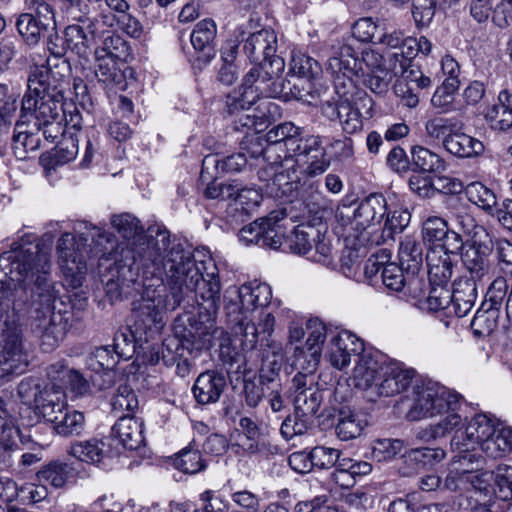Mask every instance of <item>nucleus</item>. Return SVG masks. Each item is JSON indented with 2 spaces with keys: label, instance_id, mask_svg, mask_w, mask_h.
<instances>
[{
  "label": "nucleus",
  "instance_id": "obj_16",
  "mask_svg": "<svg viewBox=\"0 0 512 512\" xmlns=\"http://www.w3.org/2000/svg\"><path fill=\"white\" fill-rule=\"evenodd\" d=\"M415 370L399 362H384L374 397H393L405 391L412 383Z\"/></svg>",
  "mask_w": 512,
  "mask_h": 512
},
{
  "label": "nucleus",
  "instance_id": "obj_21",
  "mask_svg": "<svg viewBox=\"0 0 512 512\" xmlns=\"http://www.w3.org/2000/svg\"><path fill=\"white\" fill-rule=\"evenodd\" d=\"M307 329L309 330V336L306 340L304 349L300 350L296 355V365L305 368L302 360L305 361L309 358L306 369L311 373L316 369L319 363L322 345L327 335V328L321 321L315 319L308 321Z\"/></svg>",
  "mask_w": 512,
  "mask_h": 512
},
{
  "label": "nucleus",
  "instance_id": "obj_46",
  "mask_svg": "<svg viewBox=\"0 0 512 512\" xmlns=\"http://www.w3.org/2000/svg\"><path fill=\"white\" fill-rule=\"evenodd\" d=\"M465 194L468 201L485 213H491L494 206L498 203L494 192L481 182H472L465 188Z\"/></svg>",
  "mask_w": 512,
  "mask_h": 512
},
{
  "label": "nucleus",
  "instance_id": "obj_10",
  "mask_svg": "<svg viewBox=\"0 0 512 512\" xmlns=\"http://www.w3.org/2000/svg\"><path fill=\"white\" fill-rule=\"evenodd\" d=\"M326 70L334 78L336 93L346 96L354 90L353 78L360 76L361 63L352 46L340 44L332 48Z\"/></svg>",
  "mask_w": 512,
  "mask_h": 512
},
{
  "label": "nucleus",
  "instance_id": "obj_31",
  "mask_svg": "<svg viewBox=\"0 0 512 512\" xmlns=\"http://www.w3.org/2000/svg\"><path fill=\"white\" fill-rule=\"evenodd\" d=\"M478 286L472 280H467L464 277H460L454 282L451 292V308L458 317L466 316L474 307Z\"/></svg>",
  "mask_w": 512,
  "mask_h": 512
},
{
  "label": "nucleus",
  "instance_id": "obj_6",
  "mask_svg": "<svg viewBox=\"0 0 512 512\" xmlns=\"http://www.w3.org/2000/svg\"><path fill=\"white\" fill-rule=\"evenodd\" d=\"M28 363L23 325L15 315H8L0 322V371L5 375L21 374Z\"/></svg>",
  "mask_w": 512,
  "mask_h": 512
},
{
  "label": "nucleus",
  "instance_id": "obj_62",
  "mask_svg": "<svg viewBox=\"0 0 512 512\" xmlns=\"http://www.w3.org/2000/svg\"><path fill=\"white\" fill-rule=\"evenodd\" d=\"M312 424V418L297 415L295 411L294 415H289L284 419L280 431L285 439L290 440L295 436L305 434Z\"/></svg>",
  "mask_w": 512,
  "mask_h": 512
},
{
  "label": "nucleus",
  "instance_id": "obj_60",
  "mask_svg": "<svg viewBox=\"0 0 512 512\" xmlns=\"http://www.w3.org/2000/svg\"><path fill=\"white\" fill-rule=\"evenodd\" d=\"M376 43L381 44L391 50L407 51L408 54L413 53V45H415L414 37H406L404 36L403 32L397 30L379 34Z\"/></svg>",
  "mask_w": 512,
  "mask_h": 512
},
{
  "label": "nucleus",
  "instance_id": "obj_50",
  "mask_svg": "<svg viewBox=\"0 0 512 512\" xmlns=\"http://www.w3.org/2000/svg\"><path fill=\"white\" fill-rule=\"evenodd\" d=\"M40 146V138L32 131H19L13 134L12 150L15 157L19 160L30 158V153H35Z\"/></svg>",
  "mask_w": 512,
  "mask_h": 512
},
{
  "label": "nucleus",
  "instance_id": "obj_11",
  "mask_svg": "<svg viewBox=\"0 0 512 512\" xmlns=\"http://www.w3.org/2000/svg\"><path fill=\"white\" fill-rule=\"evenodd\" d=\"M499 424L484 414H478L467 423L464 429L454 432L451 448L458 453L459 460L472 462L474 455L470 454V450H475L476 446L480 447L494 433Z\"/></svg>",
  "mask_w": 512,
  "mask_h": 512
},
{
  "label": "nucleus",
  "instance_id": "obj_27",
  "mask_svg": "<svg viewBox=\"0 0 512 512\" xmlns=\"http://www.w3.org/2000/svg\"><path fill=\"white\" fill-rule=\"evenodd\" d=\"M66 396L64 390L56 385L43 387V392L38 399L34 411L46 421L53 423L66 410Z\"/></svg>",
  "mask_w": 512,
  "mask_h": 512
},
{
  "label": "nucleus",
  "instance_id": "obj_12",
  "mask_svg": "<svg viewBox=\"0 0 512 512\" xmlns=\"http://www.w3.org/2000/svg\"><path fill=\"white\" fill-rule=\"evenodd\" d=\"M24 95L21 105V118L35 119V126L39 130L42 126L60 125L61 113L64 112L62 95L60 93H47L44 95Z\"/></svg>",
  "mask_w": 512,
  "mask_h": 512
},
{
  "label": "nucleus",
  "instance_id": "obj_4",
  "mask_svg": "<svg viewBox=\"0 0 512 512\" xmlns=\"http://www.w3.org/2000/svg\"><path fill=\"white\" fill-rule=\"evenodd\" d=\"M272 289L266 283H249L232 287L224 296L228 314H241L235 321L242 333V344L254 349L258 342L267 341L275 326L273 312L269 311Z\"/></svg>",
  "mask_w": 512,
  "mask_h": 512
},
{
  "label": "nucleus",
  "instance_id": "obj_3",
  "mask_svg": "<svg viewBox=\"0 0 512 512\" xmlns=\"http://www.w3.org/2000/svg\"><path fill=\"white\" fill-rule=\"evenodd\" d=\"M84 225L87 233L84 238H92L95 244V255L100 259L113 261L120 267H128L130 271L142 270L146 280L163 274L167 254L171 245L170 234L165 229H148L147 234L138 218L130 213L113 215L111 225L124 239L116 244L115 236L100 228L79 223V230ZM152 279H150L151 281Z\"/></svg>",
  "mask_w": 512,
  "mask_h": 512
},
{
  "label": "nucleus",
  "instance_id": "obj_40",
  "mask_svg": "<svg viewBox=\"0 0 512 512\" xmlns=\"http://www.w3.org/2000/svg\"><path fill=\"white\" fill-rule=\"evenodd\" d=\"M446 217L452 223V229H457V232L460 234L463 233L470 236L474 233L475 228H477V222L469 212L468 206L458 201L448 206Z\"/></svg>",
  "mask_w": 512,
  "mask_h": 512
},
{
  "label": "nucleus",
  "instance_id": "obj_32",
  "mask_svg": "<svg viewBox=\"0 0 512 512\" xmlns=\"http://www.w3.org/2000/svg\"><path fill=\"white\" fill-rule=\"evenodd\" d=\"M490 127L496 131H507L512 127V96L507 88L498 95V102L486 113Z\"/></svg>",
  "mask_w": 512,
  "mask_h": 512
},
{
  "label": "nucleus",
  "instance_id": "obj_56",
  "mask_svg": "<svg viewBox=\"0 0 512 512\" xmlns=\"http://www.w3.org/2000/svg\"><path fill=\"white\" fill-rule=\"evenodd\" d=\"M173 464L175 468L187 474H195L205 467L200 451L193 449L180 451L174 458Z\"/></svg>",
  "mask_w": 512,
  "mask_h": 512
},
{
  "label": "nucleus",
  "instance_id": "obj_38",
  "mask_svg": "<svg viewBox=\"0 0 512 512\" xmlns=\"http://www.w3.org/2000/svg\"><path fill=\"white\" fill-rule=\"evenodd\" d=\"M367 421L358 413L340 410L336 425V434L342 441H348L359 437Z\"/></svg>",
  "mask_w": 512,
  "mask_h": 512
},
{
  "label": "nucleus",
  "instance_id": "obj_63",
  "mask_svg": "<svg viewBox=\"0 0 512 512\" xmlns=\"http://www.w3.org/2000/svg\"><path fill=\"white\" fill-rule=\"evenodd\" d=\"M446 452L441 448H417L411 449L405 457L420 466H432L442 461Z\"/></svg>",
  "mask_w": 512,
  "mask_h": 512
},
{
  "label": "nucleus",
  "instance_id": "obj_45",
  "mask_svg": "<svg viewBox=\"0 0 512 512\" xmlns=\"http://www.w3.org/2000/svg\"><path fill=\"white\" fill-rule=\"evenodd\" d=\"M411 160L414 171L433 173L444 169V160L433 151L423 146H414L411 151Z\"/></svg>",
  "mask_w": 512,
  "mask_h": 512
},
{
  "label": "nucleus",
  "instance_id": "obj_52",
  "mask_svg": "<svg viewBox=\"0 0 512 512\" xmlns=\"http://www.w3.org/2000/svg\"><path fill=\"white\" fill-rule=\"evenodd\" d=\"M316 234L313 227L305 225L295 227L292 234L287 237L290 250L297 254H307L312 248Z\"/></svg>",
  "mask_w": 512,
  "mask_h": 512
},
{
  "label": "nucleus",
  "instance_id": "obj_43",
  "mask_svg": "<svg viewBox=\"0 0 512 512\" xmlns=\"http://www.w3.org/2000/svg\"><path fill=\"white\" fill-rule=\"evenodd\" d=\"M95 76L106 85H120L124 83V73L119 66L122 59L95 56Z\"/></svg>",
  "mask_w": 512,
  "mask_h": 512
},
{
  "label": "nucleus",
  "instance_id": "obj_30",
  "mask_svg": "<svg viewBox=\"0 0 512 512\" xmlns=\"http://www.w3.org/2000/svg\"><path fill=\"white\" fill-rule=\"evenodd\" d=\"M112 435L130 450H135L144 442L143 424L130 415L120 416L112 427Z\"/></svg>",
  "mask_w": 512,
  "mask_h": 512
},
{
  "label": "nucleus",
  "instance_id": "obj_17",
  "mask_svg": "<svg viewBox=\"0 0 512 512\" xmlns=\"http://www.w3.org/2000/svg\"><path fill=\"white\" fill-rule=\"evenodd\" d=\"M363 354V341L356 335L344 331L332 336L329 342L327 357L334 368L342 370L346 368L352 360L357 362L359 357Z\"/></svg>",
  "mask_w": 512,
  "mask_h": 512
},
{
  "label": "nucleus",
  "instance_id": "obj_34",
  "mask_svg": "<svg viewBox=\"0 0 512 512\" xmlns=\"http://www.w3.org/2000/svg\"><path fill=\"white\" fill-rule=\"evenodd\" d=\"M68 454L87 464H99L108 454L106 443L97 438L71 443Z\"/></svg>",
  "mask_w": 512,
  "mask_h": 512
},
{
  "label": "nucleus",
  "instance_id": "obj_14",
  "mask_svg": "<svg viewBox=\"0 0 512 512\" xmlns=\"http://www.w3.org/2000/svg\"><path fill=\"white\" fill-rule=\"evenodd\" d=\"M461 261L468 274L463 277L479 286L486 285L494 277L495 267L490 252L480 243L468 245L461 253Z\"/></svg>",
  "mask_w": 512,
  "mask_h": 512
},
{
  "label": "nucleus",
  "instance_id": "obj_47",
  "mask_svg": "<svg viewBox=\"0 0 512 512\" xmlns=\"http://www.w3.org/2000/svg\"><path fill=\"white\" fill-rule=\"evenodd\" d=\"M458 124L455 118H431L425 124L426 136L432 141H440L444 148Z\"/></svg>",
  "mask_w": 512,
  "mask_h": 512
},
{
  "label": "nucleus",
  "instance_id": "obj_58",
  "mask_svg": "<svg viewBox=\"0 0 512 512\" xmlns=\"http://www.w3.org/2000/svg\"><path fill=\"white\" fill-rule=\"evenodd\" d=\"M111 405L115 414L126 411L127 415H129L138 408L139 402L132 388L128 385H120L112 399Z\"/></svg>",
  "mask_w": 512,
  "mask_h": 512
},
{
  "label": "nucleus",
  "instance_id": "obj_57",
  "mask_svg": "<svg viewBox=\"0 0 512 512\" xmlns=\"http://www.w3.org/2000/svg\"><path fill=\"white\" fill-rule=\"evenodd\" d=\"M272 373L266 374L262 370L258 382L248 380L244 384L245 402L250 407H256L263 397L267 395V383L271 381Z\"/></svg>",
  "mask_w": 512,
  "mask_h": 512
},
{
  "label": "nucleus",
  "instance_id": "obj_9",
  "mask_svg": "<svg viewBox=\"0 0 512 512\" xmlns=\"http://www.w3.org/2000/svg\"><path fill=\"white\" fill-rule=\"evenodd\" d=\"M257 65L250 69L244 77V85L248 93L250 89L253 92H259L265 97H278L288 95L291 88L284 82L278 83L277 79L285 67V62L281 57H274L271 60L258 61Z\"/></svg>",
  "mask_w": 512,
  "mask_h": 512
},
{
  "label": "nucleus",
  "instance_id": "obj_54",
  "mask_svg": "<svg viewBox=\"0 0 512 512\" xmlns=\"http://www.w3.org/2000/svg\"><path fill=\"white\" fill-rule=\"evenodd\" d=\"M65 44L68 49L79 56H86L90 39L85 33L83 26L78 24L69 25L65 29Z\"/></svg>",
  "mask_w": 512,
  "mask_h": 512
},
{
  "label": "nucleus",
  "instance_id": "obj_25",
  "mask_svg": "<svg viewBox=\"0 0 512 512\" xmlns=\"http://www.w3.org/2000/svg\"><path fill=\"white\" fill-rule=\"evenodd\" d=\"M463 123L459 122L451 137L447 140L444 150L459 159H471L481 156L485 146L481 140L463 131Z\"/></svg>",
  "mask_w": 512,
  "mask_h": 512
},
{
  "label": "nucleus",
  "instance_id": "obj_24",
  "mask_svg": "<svg viewBox=\"0 0 512 512\" xmlns=\"http://www.w3.org/2000/svg\"><path fill=\"white\" fill-rule=\"evenodd\" d=\"M383 365L384 362L378 361L369 353L361 355L356 362L351 377L354 386L368 392L371 398L374 397Z\"/></svg>",
  "mask_w": 512,
  "mask_h": 512
},
{
  "label": "nucleus",
  "instance_id": "obj_2",
  "mask_svg": "<svg viewBox=\"0 0 512 512\" xmlns=\"http://www.w3.org/2000/svg\"><path fill=\"white\" fill-rule=\"evenodd\" d=\"M12 251L0 256V268L11 281L20 285L33 284L31 289L36 306L31 316L33 332L40 338L41 346L52 350L64 339L69 327V313L56 311L54 302L58 291L49 279V250L40 243L22 239Z\"/></svg>",
  "mask_w": 512,
  "mask_h": 512
},
{
  "label": "nucleus",
  "instance_id": "obj_37",
  "mask_svg": "<svg viewBox=\"0 0 512 512\" xmlns=\"http://www.w3.org/2000/svg\"><path fill=\"white\" fill-rule=\"evenodd\" d=\"M490 458L498 459L512 452V429L499 424L480 446Z\"/></svg>",
  "mask_w": 512,
  "mask_h": 512
},
{
  "label": "nucleus",
  "instance_id": "obj_7",
  "mask_svg": "<svg viewBox=\"0 0 512 512\" xmlns=\"http://www.w3.org/2000/svg\"><path fill=\"white\" fill-rule=\"evenodd\" d=\"M283 157L293 159L295 165L302 169L307 177L323 174L330 167V158L322 147L321 137L318 135H303L301 128L298 133L288 140Z\"/></svg>",
  "mask_w": 512,
  "mask_h": 512
},
{
  "label": "nucleus",
  "instance_id": "obj_1",
  "mask_svg": "<svg viewBox=\"0 0 512 512\" xmlns=\"http://www.w3.org/2000/svg\"><path fill=\"white\" fill-rule=\"evenodd\" d=\"M163 274L154 276L153 283L144 282L140 300L134 303L133 316L144 329L161 328L168 311L177 309L184 297L195 293L200 309L198 320L193 315L177 319L176 334L188 348L202 350L211 343L213 320L220 307L221 285L214 272H204L206 262L199 263L190 250L181 244H173L167 254Z\"/></svg>",
  "mask_w": 512,
  "mask_h": 512
},
{
  "label": "nucleus",
  "instance_id": "obj_5",
  "mask_svg": "<svg viewBox=\"0 0 512 512\" xmlns=\"http://www.w3.org/2000/svg\"><path fill=\"white\" fill-rule=\"evenodd\" d=\"M413 395V403L407 414L412 421L443 415L445 411H454L460 406L457 393L432 381L416 384Z\"/></svg>",
  "mask_w": 512,
  "mask_h": 512
},
{
  "label": "nucleus",
  "instance_id": "obj_36",
  "mask_svg": "<svg viewBox=\"0 0 512 512\" xmlns=\"http://www.w3.org/2000/svg\"><path fill=\"white\" fill-rule=\"evenodd\" d=\"M76 470L71 463L51 461L44 465L36 477L40 482L47 483L54 488H63L71 479H74Z\"/></svg>",
  "mask_w": 512,
  "mask_h": 512
},
{
  "label": "nucleus",
  "instance_id": "obj_39",
  "mask_svg": "<svg viewBox=\"0 0 512 512\" xmlns=\"http://www.w3.org/2000/svg\"><path fill=\"white\" fill-rule=\"evenodd\" d=\"M499 314V307L483 303L471 321V328L474 334L479 337L491 335L497 328Z\"/></svg>",
  "mask_w": 512,
  "mask_h": 512
},
{
  "label": "nucleus",
  "instance_id": "obj_19",
  "mask_svg": "<svg viewBox=\"0 0 512 512\" xmlns=\"http://www.w3.org/2000/svg\"><path fill=\"white\" fill-rule=\"evenodd\" d=\"M423 240L434 243V248H443L458 252L463 248L462 234L449 228L447 217L430 216L422 225Z\"/></svg>",
  "mask_w": 512,
  "mask_h": 512
},
{
  "label": "nucleus",
  "instance_id": "obj_8",
  "mask_svg": "<svg viewBox=\"0 0 512 512\" xmlns=\"http://www.w3.org/2000/svg\"><path fill=\"white\" fill-rule=\"evenodd\" d=\"M387 214V201L382 194H370L364 198L353 212L351 220L358 246L379 244V239H373L372 230L380 226Z\"/></svg>",
  "mask_w": 512,
  "mask_h": 512
},
{
  "label": "nucleus",
  "instance_id": "obj_44",
  "mask_svg": "<svg viewBox=\"0 0 512 512\" xmlns=\"http://www.w3.org/2000/svg\"><path fill=\"white\" fill-rule=\"evenodd\" d=\"M85 427V416L77 410H66L53 422L55 432L63 437L79 436Z\"/></svg>",
  "mask_w": 512,
  "mask_h": 512
},
{
  "label": "nucleus",
  "instance_id": "obj_23",
  "mask_svg": "<svg viewBox=\"0 0 512 512\" xmlns=\"http://www.w3.org/2000/svg\"><path fill=\"white\" fill-rule=\"evenodd\" d=\"M243 49L253 62L271 60L278 57L275 54L277 51V36L274 30L263 28L249 34L245 39Z\"/></svg>",
  "mask_w": 512,
  "mask_h": 512
},
{
  "label": "nucleus",
  "instance_id": "obj_28",
  "mask_svg": "<svg viewBox=\"0 0 512 512\" xmlns=\"http://www.w3.org/2000/svg\"><path fill=\"white\" fill-rule=\"evenodd\" d=\"M443 248H432L426 254L428 276L431 285L446 286L452 277L453 263L450 254Z\"/></svg>",
  "mask_w": 512,
  "mask_h": 512
},
{
  "label": "nucleus",
  "instance_id": "obj_26",
  "mask_svg": "<svg viewBox=\"0 0 512 512\" xmlns=\"http://www.w3.org/2000/svg\"><path fill=\"white\" fill-rule=\"evenodd\" d=\"M117 363V356L114 351L108 347L96 348L87 358L86 364L88 369L94 371L96 375L103 373V382H100L97 376L91 377V381L99 389H106L111 386L114 381L115 373L113 368Z\"/></svg>",
  "mask_w": 512,
  "mask_h": 512
},
{
  "label": "nucleus",
  "instance_id": "obj_35",
  "mask_svg": "<svg viewBox=\"0 0 512 512\" xmlns=\"http://www.w3.org/2000/svg\"><path fill=\"white\" fill-rule=\"evenodd\" d=\"M217 33L216 24L211 19H204L196 24L191 33V43L198 51L205 52L200 58L204 63H209L214 57L213 42Z\"/></svg>",
  "mask_w": 512,
  "mask_h": 512
},
{
  "label": "nucleus",
  "instance_id": "obj_18",
  "mask_svg": "<svg viewBox=\"0 0 512 512\" xmlns=\"http://www.w3.org/2000/svg\"><path fill=\"white\" fill-rule=\"evenodd\" d=\"M298 128L291 122L279 124L270 129L266 136V147H262L261 138L256 137L251 141V144L257 146L259 149L251 152V157L262 156L263 161H275L281 159L280 152H284L287 148L288 140H290L295 133H298Z\"/></svg>",
  "mask_w": 512,
  "mask_h": 512
},
{
  "label": "nucleus",
  "instance_id": "obj_51",
  "mask_svg": "<svg viewBox=\"0 0 512 512\" xmlns=\"http://www.w3.org/2000/svg\"><path fill=\"white\" fill-rule=\"evenodd\" d=\"M428 296L419 303V309L427 312H437L451 308V291L443 285H431Z\"/></svg>",
  "mask_w": 512,
  "mask_h": 512
},
{
  "label": "nucleus",
  "instance_id": "obj_55",
  "mask_svg": "<svg viewBox=\"0 0 512 512\" xmlns=\"http://www.w3.org/2000/svg\"><path fill=\"white\" fill-rule=\"evenodd\" d=\"M127 42L119 35L108 34L102 44L95 49V56L122 59L127 55Z\"/></svg>",
  "mask_w": 512,
  "mask_h": 512
},
{
  "label": "nucleus",
  "instance_id": "obj_13",
  "mask_svg": "<svg viewBox=\"0 0 512 512\" xmlns=\"http://www.w3.org/2000/svg\"><path fill=\"white\" fill-rule=\"evenodd\" d=\"M75 245V238L70 233H64L57 245L60 268L74 288L82 285L87 270L86 256L79 246Z\"/></svg>",
  "mask_w": 512,
  "mask_h": 512
},
{
  "label": "nucleus",
  "instance_id": "obj_22",
  "mask_svg": "<svg viewBox=\"0 0 512 512\" xmlns=\"http://www.w3.org/2000/svg\"><path fill=\"white\" fill-rule=\"evenodd\" d=\"M226 387L224 375L216 370L202 372L192 387L193 396L200 405L216 403Z\"/></svg>",
  "mask_w": 512,
  "mask_h": 512
},
{
  "label": "nucleus",
  "instance_id": "obj_49",
  "mask_svg": "<svg viewBox=\"0 0 512 512\" xmlns=\"http://www.w3.org/2000/svg\"><path fill=\"white\" fill-rule=\"evenodd\" d=\"M290 73L307 80H312L320 76L322 67L318 61L308 55L293 53L290 62Z\"/></svg>",
  "mask_w": 512,
  "mask_h": 512
},
{
  "label": "nucleus",
  "instance_id": "obj_64",
  "mask_svg": "<svg viewBox=\"0 0 512 512\" xmlns=\"http://www.w3.org/2000/svg\"><path fill=\"white\" fill-rule=\"evenodd\" d=\"M493 492L502 501L512 500V467L499 466L495 476Z\"/></svg>",
  "mask_w": 512,
  "mask_h": 512
},
{
  "label": "nucleus",
  "instance_id": "obj_48",
  "mask_svg": "<svg viewBox=\"0 0 512 512\" xmlns=\"http://www.w3.org/2000/svg\"><path fill=\"white\" fill-rule=\"evenodd\" d=\"M18 33L28 45H35L48 30L34 19L32 13L21 14L16 22Z\"/></svg>",
  "mask_w": 512,
  "mask_h": 512
},
{
  "label": "nucleus",
  "instance_id": "obj_15",
  "mask_svg": "<svg viewBox=\"0 0 512 512\" xmlns=\"http://www.w3.org/2000/svg\"><path fill=\"white\" fill-rule=\"evenodd\" d=\"M290 390L297 415L313 419L323 401L322 392L313 378L305 373H297L292 379Z\"/></svg>",
  "mask_w": 512,
  "mask_h": 512
},
{
  "label": "nucleus",
  "instance_id": "obj_53",
  "mask_svg": "<svg viewBox=\"0 0 512 512\" xmlns=\"http://www.w3.org/2000/svg\"><path fill=\"white\" fill-rule=\"evenodd\" d=\"M247 164V156L244 153H235L227 157L218 159L216 155H207L202 160V168L207 169L210 165H215L217 169L223 172H239Z\"/></svg>",
  "mask_w": 512,
  "mask_h": 512
},
{
  "label": "nucleus",
  "instance_id": "obj_61",
  "mask_svg": "<svg viewBox=\"0 0 512 512\" xmlns=\"http://www.w3.org/2000/svg\"><path fill=\"white\" fill-rule=\"evenodd\" d=\"M386 219L382 230V238H393L394 234L401 233L410 223L411 214L407 210H394L385 215Z\"/></svg>",
  "mask_w": 512,
  "mask_h": 512
},
{
  "label": "nucleus",
  "instance_id": "obj_41",
  "mask_svg": "<svg viewBox=\"0 0 512 512\" xmlns=\"http://www.w3.org/2000/svg\"><path fill=\"white\" fill-rule=\"evenodd\" d=\"M50 68L46 60L42 64H33L29 67V74L27 78V91L24 95L32 97L44 95L50 89Z\"/></svg>",
  "mask_w": 512,
  "mask_h": 512
},
{
  "label": "nucleus",
  "instance_id": "obj_59",
  "mask_svg": "<svg viewBox=\"0 0 512 512\" xmlns=\"http://www.w3.org/2000/svg\"><path fill=\"white\" fill-rule=\"evenodd\" d=\"M81 136V134H70L63 137L53 154L56 164L63 165L76 158L79 153V140Z\"/></svg>",
  "mask_w": 512,
  "mask_h": 512
},
{
  "label": "nucleus",
  "instance_id": "obj_20",
  "mask_svg": "<svg viewBox=\"0 0 512 512\" xmlns=\"http://www.w3.org/2000/svg\"><path fill=\"white\" fill-rule=\"evenodd\" d=\"M349 95H339L340 99L336 102L327 101L323 104L322 111L329 119L339 120L344 132L353 134L362 129L363 118L358 108L349 101Z\"/></svg>",
  "mask_w": 512,
  "mask_h": 512
},
{
  "label": "nucleus",
  "instance_id": "obj_42",
  "mask_svg": "<svg viewBox=\"0 0 512 512\" xmlns=\"http://www.w3.org/2000/svg\"><path fill=\"white\" fill-rule=\"evenodd\" d=\"M398 254L402 267L414 274L423 263V244L407 236L401 241Z\"/></svg>",
  "mask_w": 512,
  "mask_h": 512
},
{
  "label": "nucleus",
  "instance_id": "obj_29",
  "mask_svg": "<svg viewBox=\"0 0 512 512\" xmlns=\"http://www.w3.org/2000/svg\"><path fill=\"white\" fill-rule=\"evenodd\" d=\"M287 214L285 211H273L266 218L261 219L262 246L271 249H278L287 239Z\"/></svg>",
  "mask_w": 512,
  "mask_h": 512
},
{
  "label": "nucleus",
  "instance_id": "obj_33",
  "mask_svg": "<svg viewBox=\"0 0 512 512\" xmlns=\"http://www.w3.org/2000/svg\"><path fill=\"white\" fill-rule=\"evenodd\" d=\"M305 175L301 168H298L290 157H281L279 168L271 187V192L278 195V192L287 194L291 192Z\"/></svg>",
  "mask_w": 512,
  "mask_h": 512
}]
</instances>
